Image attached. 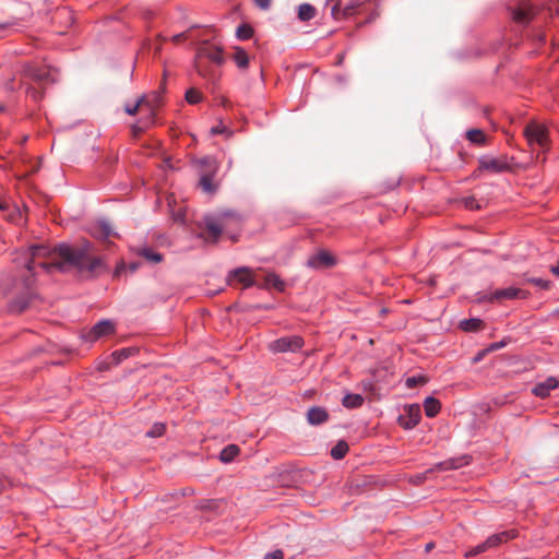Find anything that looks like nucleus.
Returning a JSON list of instances; mask_svg holds the SVG:
<instances>
[{"instance_id": "obj_31", "label": "nucleus", "mask_w": 559, "mask_h": 559, "mask_svg": "<svg viewBox=\"0 0 559 559\" xmlns=\"http://www.w3.org/2000/svg\"><path fill=\"white\" fill-rule=\"evenodd\" d=\"M136 352H138V349L134 347L121 348V349L115 350L111 354V357H112V360L115 364H120L122 360L134 355Z\"/></svg>"}, {"instance_id": "obj_49", "label": "nucleus", "mask_w": 559, "mask_h": 559, "mask_svg": "<svg viewBox=\"0 0 559 559\" xmlns=\"http://www.w3.org/2000/svg\"><path fill=\"white\" fill-rule=\"evenodd\" d=\"M192 493H193V489L192 488H186L181 492L182 496H188V495H192Z\"/></svg>"}, {"instance_id": "obj_46", "label": "nucleus", "mask_w": 559, "mask_h": 559, "mask_svg": "<svg viewBox=\"0 0 559 559\" xmlns=\"http://www.w3.org/2000/svg\"><path fill=\"white\" fill-rule=\"evenodd\" d=\"M187 38H188V32H182V33L174 35L171 37V41L175 43V44H179V43H181L182 40H185Z\"/></svg>"}, {"instance_id": "obj_36", "label": "nucleus", "mask_w": 559, "mask_h": 559, "mask_svg": "<svg viewBox=\"0 0 559 559\" xmlns=\"http://www.w3.org/2000/svg\"><path fill=\"white\" fill-rule=\"evenodd\" d=\"M166 431V426L163 423H155L152 428L146 432L150 438L162 437Z\"/></svg>"}, {"instance_id": "obj_9", "label": "nucleus", "mask_w": 559, "mask_h": 559, "mask_svg": "<svg viewBox=\"0 0 559 559\" xmlns=\"http://www.w3.org/2000/svg\"><path fill=\"white\" fill-rule=\"evenodd\" d=\"M226 282L229 286L236 287L237 285H241L242 289L258 286L253 272L246 266L231 270L226 277Z\"/></svg>"}, {"instance_id": "obj_10", "label": "nucleus", "mask_w": 559, "mask_h": 559, "mask_svg": "<svg viewBox=\"0 0 559 559\" xmlns=\"http://www.w3.org/2000/svg\"><path fill=\"white\" fill-rule=\"evenodd\" d=\"M305 342L304 338L299 335H290L280 337L269 344V349L272 353H287V352H298L302 348Z\"/></svg>"}, {"instance_id": "obj_14", "label": "nucleus", "mask_w": 559, "mask_h": 559, "mask_svg": "<svg viewBox=\"0 0 559 559\" xmlns=\"http://www.w3.org/2000/svg\"><path fill=\"white\" fill-rule=\"evenodd\" d=\"M530 296V293L516 287H507L497 289L492 293L490 300H502V299H525Z\"/></svg>"}, {"instance_id": "obj_53", "label": "nucleus", "mask_w": 559, "mask_h": 559, "mask_svg": "<svg viewBox=\"0 0 559 559\" xmlns=\"http://www.w3.org/2000/svg\"><path fill=\"white\" fill-rule=\"evenodd\" d=\"M136 269H138V264H136V263H131V264H130V270H131V272L136 271Z\"/></svg>"}, {"instance_id": "obj_23", "label": "nucleus", "mask_w": 559, "mask_h": 559, "mask_svg": "<svg viewBox=\"0 0 559 559\" xmlns=\"http://www.w3.org/2000/svg\"><path fill=\"white\" fill-rule=\"evenodd\" d=\"M440 409H441V403L439 400H437L432 396H428L424 401V411H425V414L427 417H429V418L435 417L436 415L439 414Z\"/></svg>"}, {"instance_id": "obj_48", "label": "nucleus", "mask_w": 559, "mask_h": 559, "mask_svg": "<svg viewBox=\"0 0 559 559\" xmlns=\"http://www.w3.org/2000/svg\"><path fill=\"white\" fill-rule=\"evenodd\" d=\"M551 272L559 277V260H558V263L557 265L552 266L551 267Z\"/></svg>"}, {"instance_id": "obj_35", "label": "nucleus", "mask_w": 559, "mask_h": 559, "mask_svg": "<svg viewBox=\"0 0 559 559\" xmlns=\"http://www.w3.org/2000/svg\"><path fill=\"white\" fill-rule=\"evenodd\" d=\"M427 381H428V379L425 376L408 377L405 380V385L408 389H414V388H417V386L426 384Z\"/></svg>"}, {"instance_id": "obj_54", "label": "nucleus", "mask_w": 559, "mask_h": 559, "mask_svg": "<svg viewBox=\"0 0 559 559\" xmlns=\"http://www.w3.org/2000/svg\"><path fill=\"white\" fill-rule=\"evenodd\" d=\"M503 344L502 343H499V344H493L491 347L492 348H500Z\"/></svg>"}, {"instance_id": "obj_21", "label": "nucleus", "mask_w": 559, "mask_h": 559, "mask_svg": "<svg viewBox=\"0 0 559 559\" xmlns=\"http://www.w3.org/2000/svg\"><path fill=\"white\" fill-rule=\"evenodd\" d=\"M261 288H274L278 292H283L285 289V283L278 275L275 273H270L264 277V282L262 285H258Z\"/></svg>"}, {"instance_id": "obj_37", "label": "nucleus", "mask_w": 559, "mask_h": 559, "mask_svg": "<svg viewBox=\"0 0 559 559\" xmlns=\"http://www.w3.org/2000/svg\"><path fill=\"white\" fill-rule=\"evenodd\" d=\"M156 111L148 110V114L138 120L146 130L155 123Z\"/></svg>"}, {"instance_id": "obj_50", "label": "nucleus", "mask_w": 559, "mask_h": 559, "mask_svg": "<svg viewBox=\"0 0 559 559\" xmlns=\"http://www.w3.org/2000/svg\"><path fill=\"white\" fill-rule=\"evenodd\" d=\"M537 39H538V41H539V43H542V44H543V43H545V41H546V36H545L544 34H539V35L537 36Z\"/></svg>"}, {"instance_id": "obj_43", "label": "nucleus", "mask_w": 559, "mask_h": 559, "mask_svg": "<svg viewBox=\"0 0 559 559\" xmlns=\"http://www.w3.org/2000/svg\"><path fill=\"white\" fill-rule=\"evenodd\" d=\"M284 552L281 549H276L272 552H269L264 556L263 559H283Z\"/></svg>"}, {"instance_id": "obj_16", "label": "nucleus", "mask_w": 559, "mask_h": 559, "mask_svg": "<svg viewBox=\"0 0 559 559\" xmlns=\"http://www.w3.org/2000/svg\"><path fill=\"white\" fill-rule=\"evenodd\" d=\"M558 386V379L555 377H548L545 381L537 383L532 389V393L539 399H546L550 395V392Z\"/></svg>"}, {"instance_id": "obj_45", "label": "nucleus", "mask_w": 559, "mask_h": 559, "mask_svg": "<svg viewBox=\"0 0 559 559\" xmlns=\"http://www.w3.org/2000/svg\"><path fill=\"white\" fill-rule=\"evenodd\" d=\"M254 4L261 10H269L271 8V0H253Z\"/></svg>"}, {"instance_id": "obj_5", "label": "nucleus", "mask_w": 559, "mask_h": 559, "mask_svg": "<svg viewBox=\"0 0 559 559\" xmlns=\"http://www.w3.org/2000/svg\"><path fill=\"white\" fill-rule=\"evenodd\" d=\"M471 461H472V457L469 455H462V456L452 457V459L439 462V463L435 464V466L432 468L427 469L425 473L414 476L412 478V483L414 485H420L426 480L427 474H429L431 472H435V471L444 472V471L457 469V468L468 465L471 463Z\"/></svg>"}, {"instance_id": "obj_26", "label": "nucleus", "mask_w": 559, "mask_h": 559, "mask_svg": "<svg viewBox=\"0 0 559 559\" xmlns=\"http://www.w3.org/2000/svg\"><path fill=\"white\" fill-rule=\"evenodd\" d=\"M240 453V449L237 444L226 445L219 453V460L223 463H230Z\"/></svg>"}, {"instance_id": "obj_11", "label": "nucleus", "mask_w": 559, "mask_h": 559, "mask_svg": "<svg viewBox=\"0 0 559 559\" xmlns=\"http://www.w3.org/2000/svg\"><path fill=\"white\" fill-rule=\"evenodd\" d=\"M404 414L397 418V424L404 429L415 428L421 419V411L418 404H411L404 407Z\"/></svg>"}, {"instance_id": "obj_19", "label": "nucleus", "mask_w": 559, "mask_h": 559, "mask_svg": "<svg viewBox=\"0 0 559 559\" xmlns=\"http://www.w3.org/2000/svg\"><path fill=\"white\" fill-rule=\"evenodd\" d=\"M164 91L165 85L163 84L158 91L141 96L140 99H145L143 102L144 108H146L147 110L156 111L158 107L162 105V95Z\"/></svg>"}, {"instance_id": "obj_56", "label": "nucleus", "mask_w": 559, "mask_h": 559, "mask_svg": "<svg viewBox=\"0 0 559 559\" xmlns=\"http://www.w3.org/2000/svg\"><path fill=\"white\" fill-rule=\"evenodd\" d=\"M4 110L3 106L0 105V112Z\"/></svg>"}, {"instance_id": "obj_25", "label": "nucleus", "mask_w": 559, "mask_h": 559, "mask_svg": "<svg viewBox=\"0 0 559 559\" xmlns=\"http://www.w3.org/2000/svg\"><path fill=\"white\" fill-rule=\"evenodd\" d=\"M233 60L240 70H245L249 67V56L241 47H235Z\"/></svg>"}, {"instance_id": "obj_41", "label": "nucleus", "mask_w": 559, "mask_h": 559, "mask_svg": "<svg viewBox=\"0 0 559 559\" xmlns=\"http://www.w3.org/2000/svg\"><path fill=\"white\" fill-rule=\"evenodd\" d=\"M488 548L486 546V543H481L475 547H473L472 549H469L466 554H465V557H474V556H478L485 551H487Z\"/></svg>"}, {"instance_id": "obj_55", "label": "nucleus", "mask_w": 559, "mask_h": 559, "mask_svg": "<svg viewBox=\"0 0 559 559\" xmlns=\"http://www.w3.org/2000/svg\"><path fill=\"white\" fill-rule=\"evenodd\" d=\"M7 209V205L2 202H0V210H5Z\"/></svg>"}, {"instance_id": "obj_8", "label": "nucleus", "mask_w": 559, "mask_h": 559, "mask_svg": "<svg viewBox=\"0 0 559 559\" xmlns=\"http://www.w3.org/2000/svg\"><path fill=\"white\" fill-rule=\"evenodd\" d=\"M511 166L508 160V156L503 155L498 158H490L488 156H481L478 159V168L474 171L476 176L478 173L489 171L492 174H500L509 171Z\"/></svg>"}, {"instance_id": "obj_39", "label": "nucleus", "mask_w": 559, "mask_h": 559, "mask_svg": "<svg viewBox=\"0 0 559 559\" xmlns=\"http://www.w3.org/2000/svg\"><path fill=\"white\" fill-rule=\"evenodd\" d=\"M528 283L542 288L549 289L551 286V282L548 280L539 278V277H531L527 280Z\"/></svg>"}, {"instance_id": "obj_34", "label": "nucleus", "mask_w": 559, "mask_h": 559, "mask_svg": "<svg viewBox=\"0 0 559 559\" xmlns=\"http://www.w3.org/2000/svg\"><path fill=\"white\" fill-rule=\"evenodd\" d=\"M185 98L189 104L195 105L202 100V93L200 91H198L197 88L192 87L186 92Z\"/></svg>"}, {"instance_id": "obj_33", "label": "nucleus", "mask_w": 559, "mask_h": 559, "mask_svg": "<svg viewBox=\"0 0 559 559\" xmlns=\"http://www.w3.org/2000/svg\"><path fill=\"white\" fill-rule=\"evenodd\" d=\"M199 185L202 188V190L207 193H214L217 189V186L213 181V176L209 174L203 175L200 178Z\"/></svg>"}, {"instance_id": "obj_27", "label": "nucleus", "mask_w": 559, "mask_h": 559, "mask_svg": "<svg viewBox=\"0 0 559 559\" xmlns=\"http://www.w3.org/2000/svg\"><path fill=\"white\" fill-rule=\"evenodd\" d=\"M317 14V9L310 3H301L298 7V19L302 22L312 20Z\"/></svg>"}, {"instance_id": "obj_1", "label": "nucleus", "mask_w": 559, "mask_h": 559, "mask_svg": "<svg viewBox=\"0 0 559 559\" xmlns=\"http://www.w3.org/2000/svg\"><path fill=\"white\" fill-rule=\"evenodd\" d=\"M93 245L90 241H84L81 245L71 246L68 243H59L55 247L53 253L59 259L52 262L37 261V258L47 253V248L44 246H32L29 248L31 259L26 262L25 269L29 275L23 280L25 292L15 296L9 305V309L13 313H22L26 311L34 299L37 298L35 289V270L43 269L45 272L50 273L52 270L60 272H68L71 269L76 270L79 273L86 274L91 277L106 271V265L100 257L92 254Z\"/></svg>"}, {"instance_id": "obj_12", "label": "nucleus", "mask_w": 559, "mask_h": 559, "mask_svg": "<svg viewBox=\"0 0 559 559\" xmlns=\"http://www.w3.org/2000/svg\"><path fill=\"white\" fill-rule=\"evenodd\" d=\"M116 332V324L108 319L97 322L85 335L87 342H96L97 340L112 335Z\"/></svg>"}, {"instance_id": "obj_13", "label": "nucleus", "mask_w": 559, "mask_h": 559, "mask_svg": "<svg viewBox=\"0 0 559 559\" xmlns=\"http://www.w3.org/2000/svg\"><path fill=\"white\" fill-rule=\"evenodd\" d=\"M307 264L316 270L330 269L336 264V258L326 250H320L308 259Z\"/></svg>"}, {"instance_id": "obj_38", "label": "nucleus", "mask_w": 559, "mask_h": 559, "mask_svg": "<svg viewBox=\"0 0 559 559\" xmlns=\"http://www.w3.org/2000/svg\"><path fill=\"white\" fill-rule=\"evenodd\" d=\"M462 203L466 210L475 211L480 209L478 201L474 197L463 198Z\"/></svg>"}, {"instance_id": "obj_22", "label": "nucleus", "mask_w": 559, "mask_h": 559, "mask_svg": "<svg viewBox=\"0 0 559 559\" xmlns=\"http://www.w3.org/2000/svg\"><path fill=\"white\" fill-rule=\"evenodd\" d=\"M465 136L472 144L478 146L487 144V135L481 129H469L466 131Z\"/></svg>"}, {"instance_id": "obj_44", "label": "nucleus", "mask_w": 559, "mask_h": 559, "mask_svg": "<svg viewBox=\"0 0 559 559\" xmlns=\"http://www.w3.org/2000/svg\"><path fill=\"white\" fill-rule=\"evenodd\" d=\"M57 16L66 17V19H68L71 23H72V21H73V19H72V13H71L68 9H66V8L58 10V11L56 12V17H57Z\"/></svg>"}, {"instance_id": "obj_15", "label": "nucleus", "mask_w": 559, "mask_h": 559, "mask_svg": "<svg viewBox=\"0 0 559 559\" xmlns=\"http://www.w3.org/2000/svg\"><path fill=\"white\" fill-rule=\"evenodd\" d=\"M329 5L331 7V14L335 20H341L343 17L353 15L356 9V5L353 2L342 7L341 0H328L326 7Z\"/></svg>"}, {"instance_id": "obj_6", "label": "nucleus", "mask_w": 559, "mask_h": 559, "mask_svg": "<svg viewBox=\"0 0 559 559\" xmlns=\"http://www.w3.org/2000/svg\"><path fill=\"white\" fill-rule=\"evenodd\" d=\"M524 135L531 146L537 145L540 148H546L549 145L547 127L536 121H531L525 126Z\"/></svg>"}, {"instance_id": "obj_4", "label": "nucleus", "mask_w": 559, "mask_h": 559, "mask_svg": "<svg viewBox=\"0 0 559 559\" xmlns=\"http://www.w3.org/2000/svg\"><path fill=\"white\" fill-rule=\"evenodd\" d=\"M229 217L238 221L237 215L231 212L222 213L218 217L205 216V231L200 236L207 242L216 243L226 226V219Z\"/></svg>"}, {"instance_id": "obj_7", "label": "nucleus", "mask_w": 559, "mask_h": 559, "mask_svg": "<svg viewBox=\"0 0 559 559\" xmlns=\"http://www.w3.org/2000/svg\"><path fill=\"white\" fill-rule=\"evenodd\" d=\"M512 21L519 25L526 26L535 16L534 7L528 0H519L516 5L508 8Z\"/></svg>"}, {"instance_id": "obj_52", "label": "nucleus", "mask_w": 559, "mask_h": 559, "mask_svg": "<svg viewBox=\"0 0 559 559\" xmlns=\"http://www.w3.org/2000/svg\"><path fill=\"white\" fill-rule=\"evenodd\" d=\"M7 88L13 91L15 88L14 83L13 82H8L7 83Z\"/></svg>"}, {"instance_id": "obj_30", "label": "nucleus", "mask_w": 559, "mask_h": 559, "mask_svg": "<svg viewBox=\"0 0 559 559\" xmlns=\"http://www.w3.org/2000/svg\"><path fill=\"white\" fill-rule=\"evenodd\" d=\"M349 447L345 440H340L332 449L331 456L334 460H342L348 453Z\"/></svg>"}, {"instance_id": "obj_24", "label": "nucleus", "mask_w": 559, "mask_h": 559, "mask_svg": "<svg viewBox=\"0 0 559 559\" xmlns=\"http://www.w3.org/2000/svg\"><path fill=\"white\" fill-rule=\"evenodd\" d=\"M364 401L360 394L347 393L342 400V405L346 408L354 409L362 406Z\"/></svg>"}, {"instance_id": "obj_17", "label": "nucleus", "mask_w": 559, "mask_h": 559, "mask_svg": "<svg viewBox=\"0 0 559 559\" xmlns=\"http://www.w3.org/2000/svg\"><path fill=\"white\" fill-rule=\"evenodd\" d=\"M518 537V531L515 530H509L503 531L498 534H493L489 536L485 543L488 549L498 547L499 545L507 543L508 540L514 539Z\"/></svg>"}, {"instance_id": "obj_29", "label": "nucleus", "mask_w": 559, "mask_h": 559, "mask_svg": "<svg viewBox=\"0 0 559 559\" xmlns=\"http://www.w3.org/2000/svg\"><path fill=\"white\" fill-rule=\"evenodd\" d=\"M483 326L484 322L478 318L465 319L460 322V328L465 332H477Z\"/></svg>"}, {"instance_id": "obj_28", "label": "nucleus", "mask_w": 559, "mask_h": 559, "mask_svg": "<svg viewBox=\"0 0 559 559\" xmlns=\"http://www.w3.org/2000/svg\"><path fill=\"white\" fill-rule=\"evenodd\" d=\"M138 254L153 264H156V263H159L163 261V255L150 247L141 248L139 250Z\"/></svg>"}, {"instance_id": "obj_42", "label": "nucleus", "mask_w": 559, "mask_h": 559, "mask_svg": "<svg viewBox=\"0 0 559 559\" xmlns=\"http://www.w3.org/2000/svg\"><path fill=\"white\" fill-rule=\"evenodd\" d=\"M145 131H146V129L139 121H136L131 127V135L133 139H139L141 136V134L144 133Z\"/></svg>"}, {"instance_id": "obj_47", "label": "nucleus", "mask_w": 559, "mask_h": 559, "mask_svg": "<svg viewBox=\"0 0 559 559\" xmlns=\"http://www.w3.org/2000/svg\"><path fill=\"white\" fill-rule=\"evenodd\" d=\"M224 131H225V128H224V127H213V128H212V130H211V132H212L213 134H221V133H223Z\"/></svg>"}, {"instance_id": "obj_32", "label": "nucleus", "mask_w": 559, "mask_h": 559, "mask_svg": "<svg viewBox=\"0 0 559 559\" xmlns=\"http://www.w3.org/2000/svg\"><path fill=\"white\" fill-rule=\"evenodd\" d=\"M253 27L248 23L239 25L236 31V36L239 40H248L253 36Z\"/></svg>"}, {"instance_id": "obj_51", "label": "nucleus", "mask_w": 559, "mask_h": 559, "mask_svg": "<svg viewBox=\"0 0 559 559\" xmlns=\"http://www.w3.org/2000/svg\"><path fill=\"white\" fill-rule=\"evenodd\" d=\"M435 547V544L433 543H428L425 547V550L428 552L430 551L432 548Z\"/></svg>"}, {"instance_id": "obj_3", "label": "nucleus", "mask_w": 559, "mask_h": 559, "mask_svg": "<svg viewBox=\"0 0 559 559\" xmlns=\"http://www.w3.org/2000/svg\"><path fill=\"white\" fill-rule=\"evenodd\" d=\"M203 59H207L216 66H222L225 62L224 50L221 46L211 44L204 40L197 50L195 68L201 75H205L203 69Z\"/></svg>"}, {"instance_id": "obj_40", "label": "nucleus", "mask_w": 559, "mask_h": 559, "mask_svg": "<svg viewBox=\"0 0 559 559\" xmlns=\"http://www.w3.org/2000/svg\"><path fill=\"white\" fill-rule=\"evenodd\" d=\"M145 99H138V102L134 104V105H126L124 107V111L128 114V115H131V116H134L136 115V112L139 111L140 108H143L144 109V106H143V102Z\"/></svg>"}, {"instance_id": "obj_18", "label": "nucleus", "mask_w": 559, "mask_h": 559, "mask_svg": "<svg viewBox=\"0 0 559 559\" xmlns=\"http://www.w3.org/2000/svg\"><path fill=\"white\" fill-rule=\"evenodd\" d=\"M329 413L324 407L312 406L307 412V420L312 426H318L329 420Z\"/></svg>"}, {"instance_id": "obj_2", "label": "nucleus", "mask_w": 559, "mask_h": 559, "mask_svg": "<svg viewBox=\"0 0 559 559\" xmlns=\"http://www.w3.org/2000/svg\"><path fill=\"white\" fill-rule=\"evenodd\" d=\"M49 80L50 75L45 69L31 64L23 68V81L28 84L25 92L34 102H39L44 97L43 88Z\"/></svg>"}, {"instance_id": "obj_20", "label": "nucleus", "mask_w": 559, "mask_h": 559, "mask_svg": "<svg viewBox=\"0 0 559 559\" xmlns=\"http://www.w3.org/2000/svg\"><path fill=\"white\" fill-rule=\"evenodd\" d=\"M92 235L97 239L107 240L115 233L106 221H99L93 226Z\"/></svg>"}]
</instances>
